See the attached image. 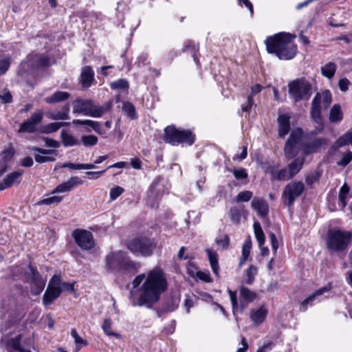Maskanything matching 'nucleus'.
<instances>
[{
  "instance_id": "f257e3e1",
  "label": "nucleus",
  "mask_w": 352,
  "mask_h": 352,
  "mask_svg": "<svg viewBox=\"0 0 352 352\" xmlns=\"http://www.w3.org/2000/svg\"><path fill=\"white\" fill-rule=\"evenodd\" d=\"M144 283L139 288L140 296L138 302L133 300V306H145L151 308L157 302L162 294L168 289L166 275L160 267H155L150 270L146 276L145 274L138 275L132 282L133 288L138 287L143 280Z\"/></svg>"
},
{
  "instance_id": "f03ea898",
  "label": "nucleus",
  "mask_w": 352,
  "mask_h": 352,
  "mask_svg": "<svg viewBox=\"0 0 352 352\" xmlns=\"http://www.w3.org/2000/svg\"><path fill=\"white\" fill-rule=\"evenodd\" d=\"M294 37V35L284 32L268 36L265 41L267 52L274 54L281 60L292 59L297 52V47L292 41Z\"/></svg>"
},
{
  "instance_id": "7ed1b4c3",
  "label": "nucleus",
  "mask_w": 352,
  "mask_h": 352,
  "mask_svg": "<svg viewBox=\"0 0 352 352\" xmlns=\"http://www.w3.org/2000/svg\"><path fill=\"white\" fill-rule=\"evenodd\" d=\"M332 102L331 93L329 89H325L321 92H318L314 97L310 109V116L314 122L317 124L315 127L316 133H320L324 128L323 120L321 115L322 107L327 109Z\"/></svg>"
},
{
  "instance_id": "20e7f679",
  "label": "nucleus",
  "mask_w": 352,
  "mask_h": 352,
  "mask_svg": "<svg viewBox=\"0 0 352 352\" xmlns=\"http://www.w3.org/2000/svg\"><path fill=\"white\" fill-rule=\"evenodd\" d=\"M352 241V232L340 229H329L326 236V245L329 250L344 252L348 249Z\"/></svg>"
},
{
  "instance_id": "39448f33",
  "label": "nucleus",
  "mask_w": 352,
  "mask_h": 352,
  "mask_svg": "<svg viewBox=\"0 0 352 352\" xmlns=\"http://www.w3.org/2000/svg\"><path fill=\"white\" fill-rule=\"evenodd\" d=\"M73 113H82L94 118H100L107 112L111 107L110 103L104 104L102 106L94 105L91 100H83L78 98L72 102Z\"/></svg>"
},
{
  "instance_id": "423d86ee",
  "label": "nucleus",
  "mask_w": 352,
  "mask_h": 352,
  "mask_svg": "<svg viewBox=\"0 0 352 352\" xmlns=\"http://www.w3.org/2000/svg\"><path fill=\"white\" fill-rule=\"evenodd\" d=\"M164 140L173 146L183 143L192 145L195 135L189 130H179L174 126H168L164 129Z\"/></svg>"
},
{
  "instance_id": "0eeeda50",
  "label": "nucleus",
  "mask_w": 352,
  "mask_h": 352,
  "mask_svg": "<svg viewBox=\"0 0 352 352\" xmlns=\"http://www.w3.org/2000/svg\"><path fill=\"white\" fill-rule=\"evenodd\" d=\"M6 349L8 352H32L34 340L24 333L12 335L6 340Z\"/></svg>"
},
{
  "instance_id": "6e6552de",
  "label": "nucleus",
  "mask_w": 352,
  "mask_h": 352,
  "mask_svg": "<svg viewBox=\"0 0 352 352\" xmlns=\"http://www.w3.org/2000/svg\"><path fill=\"white\" fill-rule=\"evenodd\" d=\"M289 94L297 102L302 100H309L311 96L312 86L305 78H298L289 82Z\"/></svg>"
},
{
  "instance_id": "1a4fd4ad",
  "label": "nucleus",
  "mask_w": 352,
  "mask_h": 352,
  "mask_svg": "<svg viewBox=\"0 0 352 352\" xmlns=\"http://www.w3.org/2000/svg\"><path fill=\"white\" fill-rule=\"evenodd\" d=\"M153 240L148 238H137L129 242L128 249L135 254L150 256L155 248Z\"/></svg>"
},
{
  "instance_id": "9d476101",
  "label": "nucleus",
  "mask_w": 352,
  "mask_h": 352,
  "mask_svg": "<svg viewBox=\"0 0 352 352\" xmlns=\"http://www.w3.org/2000/svg\"><path fill=\"white\" fill-rule=\"evenodd\" d=\"M304 190L305 185L302 182H292L287 184L282 192L283 203L288 207L292 206Z\"/></svg>"
},
{
  "instance_id": "9b49d317",
  "label": "nucleus",
  "mask_w": 352,
  "mask_h": 352,
  "mask_svg": "<svg viewBox=\"0 0 352 352\" xmlns=\"http://www.w3.org/2000/svg\"><path fill=\"white\" fill-rule=\"evenodd\" d=\"M72 236L82 250H90L94 247V236L89 231L76 229L72 232Z\"/></svg>"
},
{
  "instance_id": "f8f14e48",
  "label": "nucleus",
  "mask_w": 352,
  "mask_h": 352,
  "mask_svg": "<svg viewBox=\"0 0 352 352\" xmlns=\"http://www.w3.org/2000/svg\"><path fill=\"white\" fill-rule=\"evenodd\" d=\"M28 267L31 292L34 295H38L45 288L46 279L43 278L38 270L31 265H29Z\"/></svg>"
},
{
  "instance_id": "ddd939ff",
  "label": "nucleus",
  "mask_w": 352,
  "mask_h": 352,
  "mask_svg": "<svg viewBox=\"0 0 352 352\" xmlns=\"http://www.w3.org/2000/svg\"><path fill=\"white\" fill-rule=\"evenodd\" d=\"M43 113L41 111L34 112L30 118L24 121L19 126L18 133H33L37 131V125L43 120Z\"/></svg>"
},
{
  "instance_id": "4468645a",
  "label": "nucleus",
  "mask_w": 352,
  "mask_h": 352,
  "mask_svg": "<svg viewBox=\"0 0 352 352\" xmlns=\"http://www.w3.org/2000/svg\"><path fill=\"white\" fill-rule=\"evenodd\" d=\"M124 252H111L109 253L105 258V268L111 272L118 271Z\"/></svg>"
},
{
  "instance_id": "2eb2a0df",
  "label": "nucleus",
  "mask_w": 352,
  "mask_h": 352,
  "mask_svg": "<svg viewBox=\"0 0 352 352\" xmlns=\"http://www.w3.org/2000/svg\"><path fill=\"white\" fill-rule=\"evenodd\" d=\"M300 140V134L297 131H293L289 135L284 148L285 155L287 159H292L296 155L295 147Z\"/></svg>"
},
{
  "instance_id": "dca6fc26",
  "label": "nucleus",
  "mask_w": 352,
  "mask_h": 352,
  "mask_svg": "<svg viewBox=\"0 0 352 352\" xmlns=\"http://www.w3.org/2000/svg\"><path fill=\"white\" fill-rule=\"evenodd\" d=\"M23 173V170H19L8 174L0 182V191L9 188L15 184H20L21 181V176Z\"/></svg>"
},
{
  "instance_id": "f3484780",
  "label": "nucleus",
  "mask_w": 352,
  "mask_h": 352,
  "mask_svg": "<svg viewBox=\"0 0 352 352\" xmlns=\"http://www.w3.org/2000/svg\"><path fill=\"white\" fill-rule=\"evenodd\" d=\"M328 142V140L325 138H316L303 145L302 149V153L306 155L316 153L322 148V146L327 144Z\"/></svg>"
},
{
  "instance_id": "a211bd4d",
  "label": "nucleus",
  "mask_w": 352,
  "mask_h": 352,
  "mask_svg": "<svg viewBox=\"0 0 352 352\" xmlns=\"http://www.w3.org/2000/svg\"><path fill=\"white\" fill-rule=\"evenodd\" d=\"M139 267L140 264L133 261L124 252L118 271L134 274L138 272Z\"/></svg>"
},
{
  "instance_id": "6ab92c4d",
  "label": "nucleus",
  "mask_w": 352,
  "mask_h": 352,
  "mask_svg": "<svg viewBox=\"0 0 352 352\" xmlns=\"http://www.w3.org/2000/svg\"><path fill=\"white\" fill-rule=\"evenodd\" d=\"M83 181L78 177H72L67 181L58 185L54 190L53 193L70 191L73 188L81 185Z\"/></svg>"
},
{
  "instance_id": "aec40b11",
  "label": "nucleus",
  "mask_w": 352,
  "mask_h": 352,
  "mask_svg": "<svg viewBox=\"0 0 352 352\" xmlns=\"http://www.w3.org/2000/svg\"><path fill=\"white\" fill-rule=\"evenodd\" d=\"M251 206L260 217H265L267 215L269 212V206L265 199L254 197L252 201Z\"/></svg>"
},
{
  "instance_id": "412c9836",
  "label": "nucleus",
  "mask_w": 352,
  "mask_h": 352,
  "mask_svg": "<svg viewBox=\"0 0 352 352\" xmlns=\"http://www.w3.org/2000/svg\"><path fill=\"white\" fill-rule=\"evenodd\" d=\"M270 173L272 179L278 181L289 180L292 178L287 167L278 170V166L274 165L270 168Z\"/></svg>"
},
{
  "instance_id": "4be33fe9",
  "label": "nucleus",
  "mask_w": 352,
  "mask_h": 352,
  "mask_svg": "<svg viewBox=\"0 0 352 352\" xmlns=\"http://www.w3.org/2000/svg\"><path fill=\"white\" fill-rule=\"evenodd\" d=\"M290 116L287 114H280L278 116L277 122L278 124V136L284 138L290 130Z\"/></svg>"
},
{
  "instance_id": "5701e85b",
  "label": "nucleus",
  "mask_w": 352,
  "mask_h": 352,
  "mask_svg": "<svg viewBox=\"0 0 352 352\" xmlns=\"http://www.w3.org/2000/svg\"><path fill=\"white\" fill-rule=\"evenodd\" d=\"M94 72L90 66H85L82 68L80 74V82L85 88L89 87L94 80Z\"/></svg>"
},
{
  "instance_id": "b1692460",
  "label": "nucleus",
  "mask_w": 352,
  "mask_h": 352,
  "mask_svg": "<svg viewBox=\"0 0 352 352\" xmlns=\"http://www.w3.org/2000/svg\"><path fill=\"white\" fill-rule=\"evenodd\" d=\"M71 94L67 91H58L52 95L44 98V101L47 104H55L62 102L68 100Z\"/></svg>"
},
{
  "instance_id": "393cba45",
  "label": "nucleus",
  "mask_w": 352,
  "mask_h": 352,
  "mask_svg": "<svg viewBox=\"0 0 352 352\" xmlns=\"http://www.w3.org/2000/svg\"><path fill=\"white\" fill-rule=\"evenodd\" d=\"M62 289H52L47 287V289L43 296V303L45 306L50 305L61 294Z\"/></svg>"
},
{
  "instance_id": "a878e982",
  "label": "nucleus",
  "mask_w": 352,
  "mask_h": 352,
  "mask_svg": "<svg viewBox=\"0 0 352 352\" xmlns=\"http://www.w3.org/2000/svg\"><path fill=\"white\" fill-rule=\"evenodd\" d=\"M69 104H66L62 108L61 111L47 112V116L48 118H50L51 120H69Z\"/></svg>"
},
{
  "instance_id": "bb28decb",
  "label": "nucleus",
  "mask_w": 352,
  "mask_h": 352,
  "mask_svg": "<svg viewBox=\"0 0 352 352\" xmlns=\"http://www.w3.org/2000/svg\"><path fill=\"white\" fill-rule=\"evenodd\" d=\"M304 163V156H299L294 159L287 166V168L290 172V176L294 177L296 174H298L302 168Z\"/></svg>"
},
{
  "instance_id": "cd10ccee",
  "label": "nucleus",
  "mask_w": 352,
  "mask_h": 352,
  "mask_svg": "<svg viewBox=\"0 0 352 352\" xmlns=\"http://www.w3.org/2000/svg\"><path fill=\"white\" fill-rule=\"evenodd\" d=\"M206 252L207 253L208 260L212 268L213 273L216 276H219V262H218V254L216 252L208 248L206 249Z\"/></svg>"
},
{
  "instance_id": "c85d7f7f",
  "label": "nucleus",
  "mask_w": 352,
  "mask_h": 352,
  "mask_svg": "<svg viewBox=\"0 0 352 352\" xmlns=\"http://www.w3.org/2000/svg\"><path fill=\"white\" fill-rule=\"evenodd\" d=\"M347 144H351L352 146V131H347L343 135L340 137L333 144L332 148L333 150H337Z\"/></svg>"
},
{
  "instance_id": "c756f323",
  "label": "nucleus",
  "mask_w": 352,
  "mask_h": 352,
  "mask_svg": "<svg viewBox=\"0 0 352 352\" xmlns=\"http://www.w3.org/2000/svg\"><path fill=\"white\" fill-rule=\"evenodd\" d=\"M329 121L332 123H338L343 119V113L341 107L338 104H335L330 109Z\"/></svg>"
},
{
  "instance_id": "7c9ffc66",
  "label": "nucleus",
  "mask_w": 352,
  "mask_h": 352,
  "mask_svg": "<svg viewBox=\"0 0 352 352\" xmlns=\"http://www.w3.org/2000/svg\"><path fill=\"white\" fill-rule=\"evenodd\" d=\"M266 314V309L263 307H261L256 311H251L250 318L254 323L260 324L264 321Z\"/></svg>"
},
{
  "instance_id": "2f4dec72",
  "label": "nucleus",
  "mask_w": 352,
  "mask_h": 352,
  "mask_svg": "<svg viewBox=\"0 0 352 352\" xmlns=\"http://www.w3.org/2000/svg\"><path fill=\"white\" fill-rule=\"evenodd\" d=\"M15 154V149L12 146L11 144L8 145V146L1 152V157L2 161L0 162V168H2V165L6 164L8 166L7 163L10 162Z\"/></svg>"
},
{
  "instance_id": "473e14b6",
  "label": "nucleus",
  "mask_w": 352,
  "mask_h": 352,
  "mask_svg": "<svg viewBox=\"0 0 352 352\" xmlns=\"http://www.w3.org/2000/svg\"><path fill=\"white\" fill-rule=\"evenodd\" d=\"M336 65L334 63L329 62L321 67V74L324 77L331 79L336 72Z\"/></svg>"
},
{
  "instance_id": "72a5a7b5",
  "label": "nucleus",
  "mask_w": 352,
  "mask_h": 352,
  "mask_svg": "<svg viewBox=\"0 0 352 352\" xmlns=\"http://www.w3.org/2000/svg\"><path fill=\"white\" fill-rule=\"evenodd\" d=\"M239 292L241 298L248 302L254 301L256 298V294L245 286L240 287Z\"/></svg>"
},
{
  "instance_id": "f704fd0d",
  "label": "nucleus",
  "mask_w": 352,
  "mask_h": 352,
  "mask_svg": "<svg viewBox=\"0 0 352 352\" xmlns=\"http://www.w3.org/2000/svg\"><path fill=\"white\" fill-rule=\"evenodd\" d=\"M60 138L64 146H72L78 144L79 142L73 135L67 133L65 130H63L60 133Z\"/></svg>"
},
{
  "instance_id": "c9c22d12",
  "label": "nucleus",
  "mask_w": 352,
  "mask_h": 352,
  "mask_svg": "<svg viewBox=\"0 0 352 352\" xmlns=\"http://www.w3.org/2000/svg\"><path fill=\"white\" fill-rule=\"evenodd\" d=\"M331 289V287L330 285H328L327 286H324L323 287L318 289L313 294H311V296L307 297L306 299H305L304 301L302 302V306L307 305L308 304L311 302L316 298V296H321L324 293L330 291Z\"/></svg>"
},
{
  "instance_id": "e433bc0d",
  "label": "nucleus",
  "mask_w": 352,
  "mask_h": 352,
  "mask_svg": "<svg viewBox=\"0 0 352 352\" xmlns=\"http://www.w3.org/2000/svg\"><path fill=\"white\" fill-rule=\"evenodd\" d=\"M102 329L105 333L106 335L109 336H114L118 339L121 338L122 336L116 332H113L111 330V321L109 318H106L103 321V324L102 325Z\"/></svg>"
},
{
  "instance_id": "4c0bfd02",
  "label": "nucleus",
  "mask_w": 352,
  "mask_h": 352,
  "mask_svg": "<svg viewBox=\"0 0 352 352\" xmlns=\"http://www.w3.org/2000/svg\"><path fill=\"white\" fill-rule=\"evenodd\" d=\"M254 231L259 246L263 245L265 243V238L259 222H254Z\"/></svg>"
},
{
  "instance_id": "58836bf2",
  "label": "nucleus",
  "mask_w": 352,
  "mask_h": 352,
  "mask_svg": "<svg viewBox=\"0 0 352 352\" xmlns=\"http://www.w3.org/2000/svg\"><path fill=\"white\" fill-rule=\"evenodd\" d=\"M69 125V122H53L45 126L43 131L45 133H51L57 131L60 127Z\"/></svg>"
},
{
  "instance_id": "ea45409f",
  "label": "nucleus",
  "mask_w": 352,
  "mask_h": 352,
  "mask_svg": "<svg viewBox=\"0 0 352 352\" xmlns=\"http://www.w3.org/2000/svg\"><path fill=\"white\" fill-rule=\"evenodd\" d=\"M228 216L234 224H239L241 221V209L236 207H232L228 212Z\"/></svg>"
},
{
  "instance_id": "a19ab883",
  "label": "nucleus",
  "mask_w": 352,
  "mask_h": 352,
  "mask_svg": "<svg viewBox=\"0 0 352 352\" xmlns=\"http://www.w3.org/2000/svg\"><path fill=\"white\" fill-rule=\"evenodd\" d=\"M122 110L124 113L130 118L133 120L137 118L135 108L132 103L129 102H124L122 105Z\"/></svg>"
},
{
  "instance_id": "79ce46f5",
  "label": "nucleus",
  "mask_w": 352,
  "mask_h": 352,
  "mask_svg": "<svg viewBox=\"0 0 352 352\" xmlns=\"http://www.w3.org/2000/svg\"><path fill=\"white\" fill-rule=\"evenodd\" d=\"M228 172L232 173L236 179H245L248 177V173L244 168L232 169L227 168Z\"/></svg>"
},
{
  "instance_id": "37998d69",
  "label": "nucleus",
  "mask_w": 352,
  "mask_h": 352,
  "mask_svg": "<svg viewBox=\"0 0 352 352\" xmlns=\"http://www.w3.org/2000/svg\"><path fill=\"white\" fill-rule=\"evenodd\" d=\"M349 190L350 188L346 183H344L340 189L338 198L340 201L342 203V208H344L346 205V195L349 193Z\"/></svg>"
},
{
  "instance_id": "c03bdc74",
  "label": "nucleus",
  "mask_w": 352,
  "mask_h": 352,
  "mask_svg": "<svg viewBox=\"0 0 352 352\" xmlns=\"http://www.w3.org/2000/svg\"><path fill=\"white\" fill-rule=\"evenodd\" d=\"M110 87L113 90L126 89L129 88V82L126 79L120 78L118 80L112 82L110 85Z\"/></svg>"
},
{
  "instance_id": "a18cd8bd",
  "label": "nucleus",
  "mask_w": 352,
  "mask_h": 352,
  "mask_svg": "<svg viewBox=\"0 0 352 352\" xmlns=\"http://www.w3.org/2000/svg\"><path fill=\"white\" fill-rule=\"evenodd\" d=\"M253 197V193L250 190H243L240 192L236 197L235 201L239 202H247Z\"/></svg>"
},
{
  "instance_id": "49530a36",
  "label": "nucleus",
  "mask_w": 352,
  "mask_h": 352,
  "mask_svg": "<svg viewBox=\"0 0 352 352\" xmlns=\"http://www.w3.org/2000/svg\"><path fill=\"white\" fill-rule=\"evenodd\" d=\"M245 274L247 276V280L245 281L246 283L249 285L252 284L254 282L255 276L257 274V267L253 265H250L246 270Z\"/></svg>"
},
{
  "instance_id": "de8ad7c7",
  "label": "nucleus",
  "mask_w": 352,
  "mask_h": 352,
  "mask_svg": "<svg viewBox=\"0 0 352 352\" xmlns=\"http://www.w3.org/2000/svg\"><path fill=\"white\" fill-rule=\"evenodd\" d=\"M81 142L85 146H92L97 144L98 138L94 135H83L81 137Z\"/></svg>"
},
{
  "instance_id": "09e8293b",
  "label": "nucleus",
  "mask_w": 352,
  "mask_h": 352,
  "mask_svg": "<svg viewBox=\"0 0 352 352\" xmlns=\"http://www.w3.org/2000/svg\"><path fill=\"white\" fill-rule=\"evenodd\" d=\"M63 200V197L60 196H52L48 198L43 199L39 201L37 204L41 205H51L54 204H58Z\"/></svg>"
},
{
  "instance_id": "8fccbe9b",
  "label": "nucleus",
  "mask_w": 352,
  "mask_h": 352,
  "mask_svg": "<svg viewBox=\"0 0 352 352\" xmlns=\"http://www.w3.org/2000/svg\"><path fill=\"white\" fill-rule=\"evenodd\" d=\"M63 282L61 281V278L59 276L54 275L52 278L50 280L47 287H51L52 289H62Z\"/></svg>"
},
{
  "instance_id": "3c124183",
  "label": "nucleus",
  "mask_w": 352,
  "mask_h": 352,
  "mask_svg": "<svg viewBox=\"0 0 352 352\" xmlns=\"http://www.w3.org/2000/svg\"><path fill=\"white\" fill-rule=\"evenodd\" d=\"M352 160V151H349L346 153H343L342 159L337 162V164L340 166H346Z\"/></svg>"
},
{
  "instance_id": "603ef678",
  "label": "nucleus",
  "mask_w": 352,
  "mask_h": 352,
  "mask_svg": "<svg viewBox=\"0 0 352 352\" xmlns=\"http://www.w3.org/2000/svg\"><path fill=\"white\" fill-rule=\"evenodd\" d=\"M32 151L33 153H38L45 156L47 155H54L56 156L58 155V151L52 150V149H44L39 147H33L32 148Z\"/></svg>"
},
{
  "instance_id": "864d4df0",
  "label": "nucleus",
  "mask_w": 352,
  "mask_h": 352,
  "mask_svg": "<svg viewBox=\"0 0 352 352\" xmlns=\"http://www.w3.org/2000/svg\"><path fill=\"white\" fill-rule=\"evenodd\" d=\"M228 292L230 296V301H231V304H232V311H233V314H234L235 312L239 309V304L237 302V294H236V292L232 291L230 289H228Z\"/></svg>"
},
{
  "instance_id": "5fc2aeb1",
  "label": "nucleus",
  "mask_w": 352,
  "mask_h": 352,
  "mask_svg": "<svg viewBox=\"0 0 352 352\" xmlns=\"http://www.w3.org/2000/svg\"><path fill=\"white\" fill-rule=\"evenodd\" d=\"M71 336L74 338L75 343L76 345L79 346V348H81L83 346L87 345V342L84 340L77 333L76 329H73L71 331Z\"/></svg>"
},
{
  "instance_id": "6e6d98bb",
  "label": "nucleus",
  "mask_w": 352,
  "mask_h": 352,
  "mask_svg": "<svg viewBox=\"0 0 352 352\" xmlns=\"http://www.w3.org/2000/svg\"><path fill=\"white\" fill-rule=\"evenodd\" d=\"M34 159L36 162L42 164L47 162H54L55 158L54 157L41 155V153H34Z\"/></svg>"
},
{
  "instance_id": "4d7b16f0",
  "label": "nucleus",
  "mask_w": 352,
  "mask_h": 352,
  "mask_svg": "<svg viewBox=\"0 0 352 352\" xmlns=\"http://www.w3.org/2000/svg\"><path fill=\"white\" fill-rule=\"evenodd\" d=\"M320 175L317 173H311L305 177V182L309 186H312L316 181L318 180Z\"/></svg>"
},
{
  "instance_id": "13d9d810",
  "label": "nucleus",
  "mask_w": 352,
  "mask_h": 352,
  "mask_svg": "<svg viewBox=\"0 0 352 352\" xmlns=\"http://www.w3.org/2000/svg\"><path fill=\"white\" fill-rule=\"evenodd\" d=\"M42 140L45 142V146L50 148H58L60 146V143L54 139L43 137Z\"/></svg>"
},
{
  "instance_id": "bf43d9fd",
  "label": "nucleus",
  "mask_w": 352,
  "mask_h": 352,
  "mask_svg": "<svg viewBox=\"0 0 352 352\" xmlns=\"http://www.w3.org/2000/svg\"><path fill=\"white\" fill-rule=\"evenodd\" d=\"M10 65V58H6L0 60V75L4 74L8 69Z\"/></svg>"
},
{
  "instance_id": "052dcab7",
  "label": "nucleus",
  "mask_w": 352,
  "mask_h": 352,
  "mask_svg": "<svg viewBox=\"0 0 352 352\" xmlns=\"http://www.w3.org/2000/svg\"><path fill=\"white\" fill-rule=\"evenodd\" d=\"M124 189L120 186L113 188L110 190V198L111 200L116 199L122 192Z\"/></svg>"
},
{
  "instance_id": "680f3d73",
  "label": "nucleus",
  "mask_w": 352,
  "mask_h": 352,
  "mask_svg": "<svg viewBox=\"0 0 352 352\" xmlns=\"http://www.w3.org/2000/svg\"><path fill=\"white\" fill-rule=\"evenodd\" d=\"M216 243L221 245L223 249H227L229 246L230 239L228 235H225L221 239H217Z\"/></svg>"
},
{
  "instance_id": "e2e57ef3",
  "label": "nucleus",
  "mask_w": 352,
  "mask_h": 352,
  "mask_svg": "<svg viewBox=\"0 0 352 352\" xmlns=\"http://www.w3.org/2000/svg\"><path fill=\"white\" fill-rule=\"evenodd\" d=\"M350 84V82L348 79L346 78H342L339 80L338 82V86H339V88L342 91H346L348 90L349 89V85Z\"/></svg>"
},
{
  "instance_id": "0e129e2a",
  "label": "nucleus",
  "mask_w": 352,
  "mask_h": 352,
  "mask_svg": "<svg viewBox=\"0 0 352 352\" xmlns=\"http://www.w3.org/2000/svg\"><path fill=\"white\" fill-rule=\"evenodd\" d=\"M178 303H179L178 299L172 298L170 304H169L168 302L165 309L167 311H173L177 307Z\"/></svg>"
},
{
  "instance_id": "69168bd1",
  "label": "nucleus",
  "mask_w": 352,
  "mask_h": 352,
  "mask_svg": "<svg viewBox=\"0 0 352 352\" xmlns=\"http://www.w3.org/2000/svg\"><path fill=\"white\" fill-rule=\"evenodd\" d=\"M254 104V100L252 96H249L247 99V103L245 106L242 107V110L244 112H249Z\"/></svg>"
},
{
  "instance_id": "338daca9",
  "label": "nucleus",
  "mask_w": 352,
  "mask_h": 352,
  "mask_svg": "<svg viewBox=\"0 0 352 352\" xmlns=\"http://www.w3.org/2000/svg\"><path fill=\"white\" fill-rule=\"evenodd\" d=\"M252 248V243L250 240L246 241L242 248V254L249 256L250 249Z\"/></svg>"
},
{
  "instance_id": "774afa93",
  "label": "nucleus",
  "mask_w": 352,
  "mask_h": 352,
  "mask_svg": "<svg viewBox=\"0 0 352 352\" xmlns=\"http://www.w3.org/2000/svg\"><path fill=\"white\" fill-rule=\"evenodd\" d=\"M197 276L201 280L206 282V283H209L211 281V279H210V274H208V273H205V272H197Z\"/></svg>"
}]
</instances>
